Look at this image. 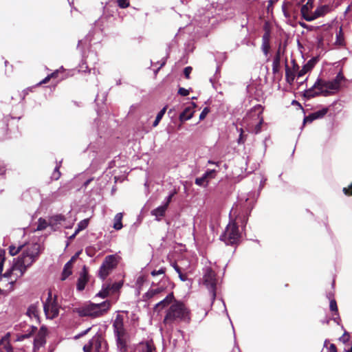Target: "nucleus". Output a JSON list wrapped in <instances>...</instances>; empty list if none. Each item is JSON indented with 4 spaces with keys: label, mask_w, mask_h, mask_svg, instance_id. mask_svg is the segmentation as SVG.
<instances>
[{
    "label": "nucleus",
    "mask_w": 352,
    "mask_h": 352,
    "mask_svg": "<svg viewBox=\"0 0 352 352\" xmlns=\"http://www.w3.org/2000/svg\"><path fill=\"white\" fill-rule=\"evenodd\" d=\"M349 340V335L346 332H345L340 338V340L342 341L344 343L348 342Z\"/></svg>",
    "instance_id": "nucleus-48"
},
{
    "label": "nucleus",
    "mask_w": 352,
    "mask_h": 352,
    "mask_svg": "<svg viewBox=\"0 0 352 352\" xmlns=\"http://www.w3.org/2000/svg\"><path fill=\"white\" fill-rule=\"evenodd\" d=\"M328 298L330 300L329 308L331 311L335 312L336 314L338 315V306L336 300L332 297L331 294L327 295Z\"/></svg>",
    "instance_id": "nucleus-32"
},
{
    "label": "nucleus",
    "mask_w": 352,
    "mask_h": 352,
    "mask_svg": "<svg viewBox=\"0 0 352 352\" xmlns=\"http://www.w3.org/2000/svg\"><path fill=\"white\" fill-rule=\"evenodd\" d=\"M336 43L338 45H342L344 43V36L340 28V30L336 33Z\"/></svg>",
    "instance_id": "nucleus-37"
},
{
    "label": "nucleus",
    "mask_w": 352,
    "mask_h": 352,
    "mask_svg": "<svg viewBox=\"0 0 352 352\" xmlns=\"http://www.w3.org/2000/svg\"><path fill=\"white\" fill-rule=\"evenodd\" d=\"M27 314L30 317L38 318V306L36 304L32 305L29 307Z\"/></svg>",
    "instance_id": "nucleus-31"
},
{
    "label": "nucleus",
    "mask_w": 352,
    "mask_h": 352,
    "mask_svg": "<svg viewBox=\"0 0 352 352\" xmlns=\"http://www.w3.org/2000/svg\"><path fill=\"white\" fill-rule=\"evenodd\" d=\"M314 66V60H309L303 67L302 68L298 71L297 74V78H300L305 75L308 72L311 71Z\"/></svg>",
    "instance_id": "nucleus-20"
},
{
    "label": "nucleus",
    "mask_w": 352,
    "mask_h": 352,
    "mask_svg": "<svg viewBox=\"0 0 352 352\" xmlns=\"http://www.w3.org/2000/svg\"><path fill=\"white\" fill-rule=\"evenodd\" d=\"M111 306L109 300H105L100 303L88 302L81 307L75 308L74 311L81 317L98 318L108 312Z\"/></svg>",
    "instance_id": "nucleus-4"
},
{
    "label": "nucleus",
    "mask_w": 352,
    "mask_h": 352,
    "mask_svg": "<svg viewBox=\"0 0 352 352\" xmlns=\"http://www.w3.org/2000/svg\"><path fill=\"white\" fill-rule=\"evenodd\" d=\"M88 224H89L88 219H85L80 221L78 223L77 228L76 229V233H78L79 232L85 230L88 226Z\"/></svg>",
    "instance_id": "nucleus-34"
},
{
    "label": "nucleus",
    "mask_w": 352,
    "mask_h": 352,
    "mask_svg": "<svg viewBox=\"0 0 352 352\" xmlns=\"http://www.w3.org/2000/svg\"><path fill=\"white\" fill-rule=\"evenodd\" d=\"M329 352H337L336 346L334 344H331L329 347Z\"/></svg>",
    "instance_id": "nucleus-52"
},
{
    "label": "nucleus",
    "mask_w": 352,
    "mask_h": 352,
    "mask_svg": "<svg viewBox=\"0 0 352 352\" xmlns=\"http://www.w3.org/2000/svg\"><path fill=\"white\" fill-rule=\"evenodd\" d=\"M192 71V67H186L184 70V76L186 77V78H189L190 74Z\"/></svg>",
    "instance_id": "nucleus-49"
},
{
    "label": "nucleus",
    "mask_w": 352,
    "mask_h": 352,
    "mask_svg": "<svg viewBox=\"0 0 352 352\" xmlns=\"http://www.w3.org/2000/svg\"><path fill=\"white\" fill-rule=\"evenodd\" d=\"M165 272L164 271V269L163 268H161L158 270H153L151 272V275L155 276H157V275H160V274H164Z\"/></svg>",
    "instance_id": "nucleus-47"
},
{
    "label": "nucleus",
    "mask_w": 352,
    "mask_h": 352,
    "mask_svg": "<svg viewBox=\"0 0 352 352\" xmlns=\"http://www.w3.org/2000/svg\"><path fill=\"white\" fill-rule=\"evenodd\" d=\"M214 173V170H210L208 172H206L204 175H202L200 177H197L195 179V184L198 186H205L206 183H207L206 179L208 175L213 174Z\"/></svg>",
    "instance_id": "nucleus-29"
},
{
    "label": "nucleus",
    "mask_w": 352,
    "mask_h": 352,
    "mask_svg": "<svg viewBox=\"0 0 352 352\" xmlns=\"http://www.w3.org/2000/svg\"><path fill=\"white\" fill-rule=\"evenodd\" d=\"M10 333H7L5 336H3L1 339H0V345H3V346H5V344H10Z\"/></svg>",
    "instance_id": "nucleus-39"
},
{
    "label": "nucleus",
    "mask_w": 352,
    "mask_h": 352,
    "mask_svg": "<svg viewBox=\"0 0 352 352\" xmlns=\"http://www.w3.org/2000/svg\"><path fill=\"white\" fill-rule=\"evenodd\" d=\"M164 64H165V62H163V63L161 64L160 67H162L163 65H164Z\"/></svg>",
    "instance_id": "nucleus-58"
},
{
    "label": "nucleus",
    "mask_w": 352,
    "mask_h": 352,
    "mask_svg": "<svg viewBox=\"0 0 352 352\" xmlns=\"http://www.w3.org/2000/svg\"><path fill=\"white\" fill-rule=\"evenodd\" d=\"M166 111V107H164L163 109H162L158 112V113H157V116L155 118V121L153 123V126L154 127H155V126H157L158 125L159 122H160V120L163 118L164 115L165 114Z\"/></svg>",
    "instance_id": "nucleus-33"
},
{
    "label": "nucleus",
    "mask_w": 352,
    "mask_h": 352,
    "mask_svg": "<svg viewBox=\"0 0 352 352\" xmlns=\"http://www.w3.org/2000/svg\"><path fill=\"white\" fill-rule=\"evenodd\" d=\"M89 182V181H87V182L85 183V185H87L88 183Z\"/></svg>",
    "instance_id": "nucleus-59"
},
{
    "label": "nucleus",
    "mask_w": 352,
    "mask_h": 352,
    "mask_svg": "<svg viewBox=\"0 0 352 352\" xmlns=\"http://www.w3.org/2000/svg\"><path fill=\"white\" fill-rule=\"evenodd\" d=\"M88 280L87 275L85 272L80 274L77 283V289L82 291L85 289V285Z\"/></svg>",
    "instance_id": "nucleus-28"
},
{
    "label": "nucleus",
    "mask_w": 352,
    "mask_h": 352,
    "mask_svg": "<svg viewBox=\"0 0 352 352\" xmlns=\"http://www.w3.org/2000/svg\"><path fill=\"white\" fill-rule=\"evenodd\" d=\"M241 233L237 224L234 222H230L225 231L220 236V239L226 245H234L239 241Z\"/></svg>",
    "instance_id": "nucleus-6"
},
{
    "label": "nucleus",
    "mask_w": 352,
    "mask_h": 352,
    "mask_svg": "<svg viewBox=\"0 0 352 352\" xmlns=\"http://www.w3.org/2000/svg\"><path fill=\"white\" fill-rule=\"evenodd\" d=\"M280 65V50L278 49L272 63V71L276 74L278 72Z\"/></svg>",
    "instance_id": "nucleus-23"
},
{
    "label": "nucleus",
    "mask_w": 352,
    "mask_h": 352,
    "mask_svg": "<svg viewBox=\"0 0 352 352\" xmlns=\"http://www.w3.org/2000/svg\"><path fill=\"white\" fill-rule=\"evenodd\" d=\"M136 352H156V350L152 341H146L138 345Z\"/></svg>",
    "instance_id": "nucleus-17"
},
{
    "label": "nucleus",
    "mask_w": 352,
    "mask_h": 352,
    "mask_svg": "<svg viewBox=\"0 0 352 352\" xmlns=\"http://www.w3.org/2000/svg\"><path fill=\"white\" fill-rule=\"evenodd\" d=\"M278 0H269L268 1V6H267V10H270V8L271 6H273L274 3H275L276 2H277Z\"/></svg>",
    "instance_id": "nucleus-53"
},
{
    "label": "nucleus",
    "mask_w": 352,
    "mask_h": 352,
    "mask_svg": "<svg viewBox=\"0 0 352 352\" xmlns=\"http://www.w3.org/2000/svg\"><path fill=\"white\" fill-rule=\"evenodd\" d=\"M314 118V117L313 113L309 114L308 116L305 117L304 120H303V123L304 124L311 123L314 120H316V118Z\"/></svg>",
    "instance_id": "nucleus-44"
},
{
    "label": "nucleus",
    "mask_w": 352,
    "mask_h": 352,
    "mask_svg": "<svg viewBox=\"0 0 352 352\" xmlns=\"http://www.w3.org/2000/svg\"><path fill=\"white\" fill-rule=\"evenodd\" d=\"M116 265V257L114 255L107 256L100 267L98 272L100 278L104 280Z\"/></svg>",
    "instance_id": "nucleus-11"
},
{
    "label": "nucleus",
    "mask_w": 352,
    "mask_h": 352,
    "mask_svg": "<svg viewBox=\"0 0 352 352\" xmlns=\"http://www.w3.org/2000/svg\"><path fill=\"white\" fill-rule=\"evenodd\" d=\"M343 192L346 195H352V183L349 186V188H344Z\"/></svg>",
    "instance_id": "nucleus-46"
},
{
    "label": "nucleus",
    "mask_w": 352,
    "mask_h": 352,
    "mask_svg": "<svg viewBox=\"0 0 352 352\" xmlns=\"http://www.w3.org/2000/svg\"><path fill=\"white\" fill-rule=\"evenodd\" d=\"M178 94L182 96H186L189 94V90L181 87L179 89Z\"/></svg>",
    "instance_id": "nucleus-45"
},
{
    "label": "nucleus",
    "mask_w": 352,
    "mask_h": 352,
    "mask_svg": "<svg viewBox=\"0 0 352 352\" xmlns=\"http://www.w3.org/2000/svg\"><path fill=\"white\" fill-rule=\"evenodd\" d=\"M89 330H90V328H88L87 329L85 330V331H82V333H79V334L76 335V336H75V338H76V339H78V338H80V337H82V336H85V334H87V333H88V331H89Z\"/></svg>",
    "instance_id": "nucleus-50"
},
{
    "label": "nucleus",
    "mask_w": 352,
    "mask_h": 352,
    "mask_svg": "<svg viewBox=\"0 0 352 352\" xmlns=\"http://www.w3.org/2000/svg\"><path fill=\"white\" fill-rule=\"evenodd\" d=\"M60 305L57 302V296L52 297L51 291L48 292L47 298L43 302V310L47 318L54 319L58 316Z\"/></svg>",
    "instance_id": "nucleus-8"
},
{
    "label": "nucleus",
    "mask_w": 352,
    "mask_h": 352,
    "mask_svg": "<svg viewBox=\"0 0 352 352\" xmlns=\"http://www.w3.org/2000/svg\"><path fill=\"white\" fill-rule=\"evenodd\" d=\"M298 66L294 63L293 69H290L288 65L285 66V78L286 81L292 85L296 78V72L298 70Z\"/></svg>",
    "instance_id": "nucleus-16"
},
{
    "label": "nucleus",
    "mask_w": 352,
    "mask_h": 352,
    "mask_svg": "<svg viewBox=\"0 0 352 352\" xmlns=\"http://www.w3.org/2000/svg\"><path fill=\"white\" fill-rule=\"evenodd\" d=\"M195 107V103H192V107H187L179 115V119L181 122H184L191 119L194 116V107Z\"/></svg>",
    "instance_id": "nucleus-18"
},
{
    "label": "nucleus",
    "mask_w": 352,
    "mask_h": 352,
    "mask_svg": "<svg viewBox=\"0 0 352 352\" xmlns=\"http://www.w3.org/2000/svg\"><path fill=\"white\" fill-rule=\"evenodd\" d=\"M312 7L313 0H308L307 3L302 6L301 14L305 19L307 16L311 15V13H309V11L312 8Z\"/></svg>",
    "instance_id": "nucleus-26"
},
{
    "label": "nucleus",
    "mask_w": 352,
    "mask_h": 352,
    "mask_svg": "<svg viewBox=\"0 0 352 352\" xmlns=\"http://www.w3.org/2000/svg\"><path fill=\"white\" fill-rule=\"evenodd\" d=\"M123 214L122 212L117 213L113 219V228L116 230H120L122 228V219Z\"/></svg>",
    "instance_id": "nucleus-25"
},
{
    "label": "nucleus",
    "mask_w": 352,
    "mask_h": 352,
    "mask_svg": "<svg viewBox=\"0 0 352 352\" xmlns=\"http://www.w3.org/2000/svg\"><path fill=\"white\" fill-rule=\"evenodd\" d=\"M46 330L41 328L36 335L34 340V351L38 349L41 346H43L45 343Z\"/></svg>",
    "instance_id": "nucleus-14"
},
{
    "label": "nucleus",
    "mask_w": 352,
    "mask_h": 352,
    "mask_svg": "<svg viewBox=\"0 0 352 352\" xmlns=\"http://www.w3.org/2000/svg\"><path fill=\"white\" fill-rule=\"evenodd\" d=\"M327 113V109H322L321 110L315 111L313 113L314 118L319 119L322 118Z\"/></svg>",
    "instance_id": "nucleus-38"
},
{
    "label": "nucleus",
    "mask_w": 352,
    "mask_h": 352,
    "mask_svg": "<svg viewBox=\"0 0 352 352\" xmlns=\"http://www.w3.org/2000/svg\"><path fill=\"white\" fill-rule=\"evenodd\" d=\"M9 252L12 256L21 252L20 256L14 260L12 265L4 274L5 277H10V283H13V279L21 277L26 270L38 259L41 252V246L38 243H28L18 247L11 245L9 248Z\"/></svg>",
    "instance_id": "nucleus-1"
},
{
    "label": "nucleus",
    "mask_w": 352,
    "mask_h": 352,
    "mask_svg": "<svg viewBox=\"0 0 352 352\" xmlns=\"http://www.w3.org/2000/svg\"><path fill=\"white\" fill-rule=\"evenodd\" d=\"M209 111H210L209 108L205 107L199 115V120H204L206 118V116H207V114L209 113Z\"/></svg>",
    "instance_id": "nucleus-43"
},
{
    "label": "nucleus",
    "mask_w": 352,
    "mask_h": 352,
    "mask_svg": "<svg viewBox=\"0 0 352 352\" xmlns=\"http://www.w3.org/2000/svg\"><path fill=\"white\" fill-rule=\"evenodd\" d=\"M326 8L324 7L319 8L315 10L314 13H311V15H308L305 17V20L307 21H311L322 15L324 14Z\"/></svg>",
    "instance_id": "nucleus-22"
},
{
    "label": "nucleus",
    "mask_w": 352,
    "mask_h": 352,
    "mask_svg": "<svg viewBox=\"0 0 352 352\" xmlns=\"http://www.w3.org/2000/svg\"><path fill=\"white\" fill-rule=\"evenodd\" d=\"M5 173V168H1L0 169V175H2Z\"/></svg>",
    "instance_id": "nucleus-55"
},
{
    "label": "nucleus",
    "mask_w": 352,
    "mask_h": 352,
    "mask_svg": "<svg viewBox=\"0 0 352 352\" xmlns=\"http://www.w3.org/2000/svg\"><path fill=\"white\" fill-rule=\"evenodd\" d=\"M74 258V257L72 258V259L65 265L62 274V280L66 279L72 274V261Z\"/></svg>",
    "instance_id": "nucleus-24"
},
{
    "label": "nucleus",
    "mask_w": 352,
    "mask_h": 352,
    "mask_svg": "<svg viewBox=\"0 0 352 352\" xmlns=\"http://www.w3.org/2000/svg\"><path fill=\"white\" fill-rule=\"evenodd\" d=\"M36 330H37V328L36 327H34V326L30 327L29 330H28L27 333H25L24 334H21L20 336H18V337L16 338V341H22L24 339L29 338Z\"/></svg>",
    "instance_id": "nucleus-30"
},
{
    "label": "nucleus",
    "mask_w": 352,
    "mask_h": 352,
    "mask_svg": "<svg viewBox=\"0 0 352 352\" xmlns=\"http://www.w3.org/2000/svg\"><path fill=\"white\" fill-rule=\"evenodd\" d=\"M114 333L116 338L118 347L121 351L126 350V333L124 328L123 318L118 315L113 324Z\"/></svg>",
    "instance_id": "nucleus-7"
},
{
    "label": "nucleus",
    "mask_w": 352,
    "mask_h": 352,
    "mask_svg": "<svg viewBox=\"0 0 352 352\" xmlns=\"http://www.w3.org/2000/svg\"><path fill=\"white\" fill-rule=\"evenodd\" d=\"M60 176V173L59 171V166H56L53 173H52V178L57 180L59 179Z\"/></svg>",
    "instance_id": "nucleus-42"
},
{
    "label": "nucleus",
    "mask_w": 352,
    "mask_h": 352,
    "mask_svg": "<svg viewBox=\"0 0 352 352\" xmlns=\"http://www.w3.org/2000/svg\"><path fill=\"white\" fill-rule=\"evenodd\" d=\"M305 0H300V2L302 3L304 2Z\"/></svg>",
    "instance_id": "nucleus-60"
},
{
    "label": "nucleus",
    "mask_w": 352,
    "mask_h": 352,
    "mask_svg": "<svg viewBox=\"0 0 352 352\" xmlns=\"http://www.w3.org/2000/svg\"><path fill=\"white\" fill-rule=\"evenodd\" d=\"M52 196H54V199H56L57 197V192L52 194Z\"/></svg>",
    "instance_id": "nucleus-57"
},
{
    "label": "nucleus",
    "mask_w": 352,
    "mask_h": 352,
    "mask_svg": "<svg viewBox=\"0 0 352 352\" xmlns=\"http://www.w3.org/2000/svg\"><path fill=\"white\" fill-rule=\"evenodd\" d=\"M122 286V282H116L113 283H104L102 289L96 294V297L105 298L109 296L116 294Z\"/></svg>",
    "instance_id": "nucleus-12"
},
{
    "label": "nucleus",
    "mask_w": 352,
    "mask_h": 352,
    "mask_svg": "<svg viewBox=\"0 0 352 352\" xmlns=\"http://www.w3.org/2000/svg\"><path fill=\"white\" fill-rule=\"evenodd\" d=\"M262 50L265 56L268 54L269 50L270 49V41H269V36L267 34H265L263 36L262 38Z\"/></svg>",
    "instance_id": "nucleus-27"
},
{
    "label": "nucleus",
    "mask_w": 352,
    "mask_h": 352,
    "mask_svg": "<svg viewBox=\"0 0 352 352\" xmlns=\"http://www.w3.org/2000/svg\"><path fill=\"white\" fill-rule=\"evenodd\" d=\"M65 217L62 214H56L52 216L49 219V226L54 228L58 224H60L65 221Z\"/></svg>",
    "instance_id": "nucleus-21"
},
{
    "label": "nucleus",
    "mask_w": 352,
    "mask_h": 352,
    "mask_svg": "<svg viewBox=\"0 0 352 352\" xmlns=\"http://www.w3.org/2000/svg\"><path fill=\"white\" fill-rule=\"evenodd\" d=\"M263 107L261 104L254 106L247 113L243 121V126L252 133L257 134L261 130V125L263 122V118L262 116Z\"/></svg>",
    "instance_id": "nucleus-5"
},
{
    "label": "nucleus",
    "mask_w": 352,
    "mask_h": 352,
    "mask_svg": "<svg viewBox=\"0 0 352 352\" xmlns=\"http://www.w3.org/2000/svg\"><path fill=\"white\" fill-rule=\"evenodd\" d=\"M118 4L121 8H126L129 6V0H118Z\"/></svg>",
    "instance_id": "nucleus-41"
},
{
    "label": "nucleus",
    "mask_w": 352,
    "mask_h": 352,
    "mask_svg": "<svg viewBox=\"0 0 352 352\" xmlns=\"http://www.w3.org/2000/svg\"><path fill=\"white\" fill-rule=\"evenodd\" d=\"M107 345L100 336L93 337L89 342L83 346L84 352H106Z\"/></svg>",
    "instance_id": "nucleus-10"
},
{
    "label": "nucleus",
    "mask_w": 352,
    "mask_h": 352,
    "mask_svg": "<svg viewBox=\"0 0 352 352\" xmlns=\"http://www.w3.org/2000/svg\"><path fill=\"white\" fill-rule=\"evenodd\" d=\"M182 263V261H179V264L177 263H172V266L178 273L180 280L182 281H186L188 280V276L187 274L186 273L187 266H183Z\"/></svg>",
    "instance_id": "nucleus-15"
},
{
    "label": "nucleus",
    "mask_w": 352,
    "mask_h": 352,
    "mask_svg": "<svg viewBox=\"0 0 352 352\" xmlns=\"http://www.w3.org/2000/svg\"><path fill=\"white\" fill-rule=\"evenodd\" d=\"M168 307L164 319L165 324L171 325L180 322L188 323L190 320V311L186 305L176 300L173 293L168 294L164 298L155 305V309Z\"/></svg>",
    "instance_id": "nucleus-2"
},
{
    "label": "nucleus",
    "mask_w": 352,
    "mask_h": 352,
    "mask_svg": "<svg viewBox=\"0 0 352 352\" xmlns=\"http://www.w3.org/2000/svg\"><path fill=\"white\" fill-rule=\"evenodd\" d=\"M177 193V190L174 188L171 191H170L168 195L166 197L165 200H164V202L163 204H164L165 205H166L167 206H168L169 204L170 203L171 200H172V198Z\"/></svg>",
    "instance_id": "nucleus-36"
},
{
    "label": "nucleus",
    "mask_w": 352,
    "mask_h": 352,
    "mask_svg": "<svg viewBox=\"0 0 352 352\" xmlns=\"http://www.w3.org/2000/svg\"><path fill=\"white\" fill-rule=\"evenodd\" d=\"M58 73V71L56 70V72L52 73L51 74L48 75L47 77H45L42 81L39 82V85L47 83L51 78H55L56 77L57 74Z\"/></svg>",
    "instance_id": "nucleus-40"
},
{
    "label": "nucleus",
    "mask_w": 352,
    "mask_h": 352,
    "mask_svg": "<svg viewBox=\"0 0 352 352\" xmlns=\"http://www.w3.org/2000/svg\"><path fill=\"white\" fill-rule=\"evenodd\" d=\"M208 164H218V163L214 162H212V161H211V160H209V161H208Z\"/></svg>",
    "instance_id": "nucleus-56"
},
{
    "label": "nucleus",
    "mask_w": 352,
    "mask_h": 352,
    "mask_svg": "<svg viewBox=\"0 0 352 352\" xmlns=\"http://www.w3.org/2000/svg\"><path fill=\"white\" fill-rule=\"evenodd\" d=\"M47 226H49V221L47 222L45 219L40 218L38 221L36 230H43L47 227Z\"/></svg>",
    "instance_id": "nucleus-35"
},
{
    "label": "nucleus",
    "mask_w": 352,
    "mask_h": 352,
    "mask_svg": "<svg viewBox=\"0 0 352 352\" xmlns=\"http://www.w3.org/2000/svg\"><path fill=\"white\" fill-rule=\"evenodd\" d=\"M203 281L204 284L209 290L212 300L216 297L217 278L216 274L210 267L204 268Z\"/></svg>",
    "instance_id": "nucleus-9"
},
{
    "label": "nucleus",
    "mask_w": 352,
    "mask_h": 352,
    "mask_svg": "<svg viewBox=\"0 0 352 352\" xmlns=\"http://www.w3.org/2000/svg\"><path fill=\"white\" fill-rule=\"evenodd\" d=\"M165 291V289L162 286H154L152 287L144 295V298L146 300H157L162 296L161 295L162 293H164Z\"/></svg>",
    "instance_id": "nucleus-13"
},
{
    "label": "nucleus",
    "mask_w": 352,
    "mask_h": 352,
    "mask_svg": "<svg viewBox=\"0 0 352 352\" xmlns=\"http://www.w3.org/2000/svg\"><path fill=\"white\" fill-rule=\"evenodd\" d=\"M243 142H244V140H243V129H240V135H239V138L238 140V143L241 144V143H243Z\"/></svg>",
    "instance_id": "nucleus-51"
},
{
    "label": "nucleus",
    "mask_w": 352,
    "mask_h": 352,
    "mask_svg": "<svg viewBox=\"0 0 352 352\" xmlns=\"http://www.w3.org/2000/svg\"><path fill=\"white\" fill-rule=\"evenodd\" d=\"M344 79V77L341 72L338 73L332 80L325 81L318 79L311 87L305 90L304 95L308 98H314L320 94L327 96L338 91Z\"/></svg>",
    "instance_id": "nucleus-3"
},
{
    "label": "nucleus",
    "mask_w": 352,
    "mask_h": 352,
    "mask_svg": "<svg viewBox=\"0 0 352 352\" xmlns=\"http://www.w3.org/2000/svg\"><path fill=\"white\" fill-rule=\"evenodd\" d=\"M168 208V206L163 204L162 206L153 210L151 213L153 216L155 217L157 221H160L161 219L165 215V212Z\"/></svg>",
    "instance_id": "nucleus-19"
},
{
    "label": "nucleus",
    "mask_w": 352,
    "mask_h": 352,
    "mask_svg": "<svg viewBox=\"0 0 352 352\" xmlns=\"http://www.w3.org/2000/svg\"><path fill=\"white\" fill-rule=\"evenodd\" d=\"M78 234V233H76V231H75V232H74V233L72 235H71V236H69V239H74L75 238V236H76V234Z\"/></svg>",
    "instance_id": "nucleus-54"
}]
</instances>
